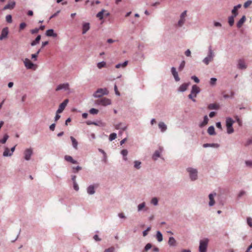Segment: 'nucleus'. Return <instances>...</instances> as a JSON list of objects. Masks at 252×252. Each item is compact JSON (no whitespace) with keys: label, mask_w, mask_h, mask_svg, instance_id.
<instances>
[{"label":"nucleus","mask_w":252,"mask_h":252,"mask_svg":"<svg viewBox=\"0 0 252 252\" xmlns=\"http://www.w3.org/2000/svg\"><path fill=\"white\" fill-rule=\"evenodd\" d=\"M209 240L207 238L201 240L199 247V252H206Z\"/></svg>","instance_id":"obj_1"},{"label":"nucleus","mask_w":252,"mask_h":252,"mask_svg":"<svg viewBox=\"0 0 252 252\" xmlns=\"http://www.w3.org/2000/svg\"><path fill=\"white\" fill-rule=\"evenodd\" d=\"M214 54L213 50H212L211 47L209 48V53L207 57H206L203 60V63L206 65L208 64L209 63L213 60Z\"/></svg>","instance_id":"obj_2"},{"label":"nucleus","mask_w":252,"mask_h":252,"mask_svg":"<svg viewBox=\"0 0 252 252\" xmlns=\"http://www.w3.org/2000/svg\"><path fill=\"white\" fill-rule=\"evenodd\" d=\"M95 103L102 106H107L111 104V101L110 99L103 97L95 101Z\"/></svg>","instance_id":"obj_3"},{"label":"nucleus","mask_w":252,"mask_h":252,"mask_svg":"<svg viewBox=\"0 0 252 252\" xmlns=\"http://www.w3.org/2000/svg\"><path fill=\"white\" fill-rule=\"evenodd\" d=\"M108 91L107 89H98L94 94L95 97H100L103 95H107L108 94Z\"/></svg>","instance_id":"obj_4"},{"label":"nucleus","mask_w":252,"mask_h":252,"mask_svg":"<svg viewBox=\"0 0 252 252\" xmlns=\"http://www.w3.org/2000/svg\"><path fill=\"white\" fill-rule=\"evenodd\" d=\"M187 171L189 173V176L191 180H195L197 177V171L192 168H188Z\"/></svg>","instance_id":"obj_5"},{"label":"nucleus","mask_w":252,"mask_h":252,"mask_svg":"<svg viewBox=\"0 0 252 252\" xmlns=\"http://www.w3.org/2000/svg\"><path fill=\"white\" fill-rule=\"evenodd\" d=\"M68 102V99H65L63 102H62L60 105L57 111V113H62L63 110L64 109L65 107L67 105V103Z\"/></svg>","instance_id":"obj_6"},{"label":"nucleus","mask_w":252,"mask_h":252,"mask_svg":"<svg viewBox=\"0 0 252 252\" xmlns=\"http://www.w3.org/2000/svg\"><path fill=\"white\" fill-rule=\"evenodd\" d=\"M24 64L27 69H32L35 65L28 59L26 58L25 59Z\"/></svg>","instance_id":"obj_7"},{"label":"nucleus","mask_w":252,"mask_h":252,"mask_svg":"<svg viewBox=\"0 0 252 252\" xmlns=\"http://www.w3.org/2000/svg\"><path fill=\"white\" fill-rule=\"evenodd\" d=\"M32 154V149H27L24 152V158L27 160L30 159L31 157Z\"/></svg>","instance_id":"obj_8"},{"label":"nucleus","mask_w":252,"mask_h":252,"mask_svg":"<svg viewBox=\"0 0 252 252\" xmlns=\"http://www.w3.org/2000/svg\"><path fill=\"white\" fill-rule=\"evenodd\" d=\"M8 33V30L7 28H3L2 30L1 34L0 35V40H2L7 37Z\"/></svg>","instance_id":"obj_9"},{"label":"nucleus","mask_w":252,"mask_h":252,"mask_svg":"<svg viewBox=\"0 0 252 252\" xmlns=\"http://www.w3.org/2000/svg\"><path fill=\"white\" fill-rule=\"evenodd\" d=\"M199 92L200 88L198 86L195 85L192 86L191 93L192 94H193L194 97L196 96V94L199 93Z\"/></svg>","instance_id":"obj_10"},{"label":"nucleus","mask_w":252,"mask_h":252,"mask_svg":"<svg viewBox=\"0 0 252 252\" xmlns=\"http://www.w3.org/2000/svg\"><path fill=\"white\" fill-rule=\"evenodd\" d=\"M69 88V84L68 83L62 84L58 85L56 89V91H59L62 89L67 90Z\"/></svg>","instance_id":"obj_11"},{"label":"nucleus","mask_w":252,"mask_h":252,"mask_svg":"<svg viewBox=\"0 0 252 252\" xmlns=\"http://www.w3.org/2000/svg\"><path fill=\"white\" fill-rule=\"evenodd\" d=\"M238 68L240 69H244L247 68L245 61L243 60H239L238 63Z\"/></svg>","instance_id":"obj_12"},{"label":"nucleus","mask_w":252,"mask_h":252,"mask_svg":"<svg viewBox=\"0 0 252 252\" xmlns=\"http://www.w3.org/2000/svg\"><path fill=\"white\" fill-rule=\"evenodd\" d=\"M98 185H96L94 187L93 185L90 186L87 189V192L90 194H93L95 192L94 188H97Z\"/></svg>","instance_id":"obj_13"},{"label":"nucleus","mask_w":252,"mask_h":252,"mask_svg":"<svg viewBox=\"0 0 252 252\" xmlns=\"http://www.w3.org/2000/svg\"><path fill=\"white\" fill-rule=\"evenodd\" d=\"M171 72L173 74L175 80L176 81H179L180 80V78L178 76V73L176 71V68L174 67L171 68Z\"/></svg>","instance_id":"obj_14"},{"label":"nucleus","mask_w":252,"mask_h":252,"mask_svg":"<svg viewBox=\"0 0 252 252\" xmlns=\"http://www.w3.org/2000/svg\"><path fill=\"white\" fill-rule=\"evenodd\" d=\"M216 193H215L214 194L211 193L209 195V198L210 200L209 204L210 206L214 205L215 204V200H214V197L215 196H216Z\"/></svg>","instance_id":"obj_15"},{"label":"nucleus","mask_w":252,"mask_h":252,"mask_svg":"<svg viewBox=\"0 0 252 252\" xmlns=\"http://www.w3.org/2000/svg\"><path fill=\"white\" fill-rule=\"evenodd\" d=\"M90 29V24L89 23H85L83 24L82 33L85 34Z\"/></svg>","instance_id":"obj_16"},{"label":"nucleus","mask_w":252,"mask_h":252,"mask_svg":"<svg viewBox=\"0 0 252 252\" xmlns=\"http://www.w3.org/2000/svg\"><path fill=\"white\" fill-rule=\"evenodd\" d=\"M246 16L244 15L243 16L241 19L237 23V27L238 28H241L243 24L244 23V22L246 21Z\"/></svg>","instance_id":"obj_17"},{"label":"nucleus","mask_w":252,"mask_h":252,"mask_svg":"<svg viewBox=\"0 0 252 252\" xmlns=\"http://www.w3.org/2000/svg\"><path fill=\"white\" fill-rule=\"evenodd\" d=\"M162 150V148H160L159 150L156 151L153 156V158L154 160H156L158 158L160 157V154Z\"/></svg>","instance_id":"obj_18"},{"label":"nucleus","mask_w":252,"mask_h":252,"mask_svg":"<svg viewBox=\"0 0 252 252\" xmlns=\"http://www.w3.org/2000/svg\"><path fill=\"white\" fill-rule=\"evenodd\" d=\"M15 5V2L14 1H11L9 2L7 4H6L3 8L4 10L8 9H13Z\"/></svg>","instance_id":"obj_19"},{"label":"nucleus","mask_w":252,"mask_h":252,"mask_svg":"<svg viewBox=\"0 0 252 252\" xmlns=\"http://www.w3.org/2000/svg\"><path fill=\"white\" fill-rule=\"evenodd\" d=\"M189 83H184L179 88V91L180 92H184L186 91L189 86Z\"/></svg>","instance_id":"obj_20"},{"label":"nucleus","mask_w":252,"mask_h":252,"mask_svg":"<svg viewBox=\"0 0 252 252\" xmlns=\"http://www.w3.org/2000/svg\"><path fill=\"white\" fill-rule=\"evenodd\" d=\"M46 35L48 36H53L56 37L57 34L54 32V30L52 29L48 30L46 32Z\"/></svg>","instance_id":"obj_21"},{"label":"nucleus","mask_w":252,"mask_h":252,"mask_svg":"<svg viewBox=\"0 0 252 252\" xmlns=\"http://www.w3.org/2000/svg\"><path fill=\"white\" fill-rule=\"evenodd\" d=\"M64 159L66 161H67L68 162H70L73 164H76L77 163V161L73 159V158L70 156H68V155L65 156Z\"/></svg>","instance_id":"obj_22"},{"label":"nucleus","mask_w":252,"mask_h":252,"mask_svg":"<svg viewBox=\"0 0 252 252\" xmlns=\"http://www.w3.org/2000/svg\"><path fill=\"white\" fill-rule=\"evenodd\" d=\"M70 139L73 148L76 150L78 149V142L77 140L73 136H70Z\"/></svg>","instance_id":"obj_23"},{"label":"nucleus","mask_w":252,"mask_h":252,"mask_svg":"<svg viewBox=\"0 0 252 252\" xmlns=\"http://www.w3.org/2000/svg\"><path fill=\"white\" fill-rule=\"evenodd\" d=\"M158 127L160 129L161 132L165 131L167 129V126L163 122H160L158 124Z\"/></svg>","instance_id":"obj_24"},{"label":"nucleus","mask_w":252,"mask_h":252,"mask_svg":"<svg viewBox=\"0 0 252 252\" xmlns=\"http://www.w3.org/2000/svg\"><path fill=\"white\" fill-rule=\"evenodd\" d=\"M208 108L210 110L218 109L219 108V105L217 103L210 104L208 105Z\"/></svg>","instance_id":"obj_25"},{"label":"nucleus","mask_w":252,"mask_h":252,"mask_svg":"<svg viewBox=\"0 0 252 252\" xmlns=\"http://www.w3.org/2000/svg\"><path fill=\"white\" fill-rule=\"evenodd\" d=\"M41 39V35H38L34 40L32 42L31 45L33 46L38 44Z\"/></svg>","instance_id":"obj_26"},{"label":"nucleus","mask_w":252,"mask_h":252,"mask_svg":"<svg viewBox=\"0 0 252 252\" xmlns=\"http://www.w3.org/2000/svg\"><path fill=\"white\" fill-rule=\"evenodd\" d=\"M207 131L208 133L211 135L215 134V128L213 126H209L208 128Z\"/></svg>","instance_id":"obj_27"},{"label":"nucleus","mask_w":252,"mask_h":252,"mask_svg":"<svg viewBox=\"0 0 252 252\" xmlns=\"http://www.w3.org/2000/svg\"><path fill=\"white\" fill-rule=\"evenodd\" d=\"M106 12V10L104 9L102 10L101 11L99 12L97 15L96 17L98 18L100 20H101L103 18L104 13Z\"/></svg>","instance_id":"obj_28"},{"label":"nucleus","mask_w":252,"mask_h":252,"mask_svg":"<svg viewBox=\"0 0 252 252\" xmlns=\"http://www.w3.org/2000/svg\"><path fill=\"white\" fill-rule=\"evenodd\" d=\"M10 150L8 148H5L4 151L3 153V156L4 157H8V156H11L12 155V153H10Z\"/></svg>","instance_id":"obj_29"},{"label":"nucleus","mask_w":252,"mask_h":252,"mask_svg":"<svg viewBox=\"0 0 252 252\" xmlns=\"http://www.w3.org/2000/svg\"><path fill=\"white\" fill-rule=\"evenodd\" d=\"M208 122V118L207 116H205L204 117L203 121L200 124V127H203L206 125Z\"/></svg>","instance_id":"obj_30"},{"label":"nucleus","mask_w":252,"mask_h":252,"mask_svg":"<svg viewBox=\"0 0 252 252\" xmlns=\"http://www.w3.org/2000/svg\"><path fill=\"white\" fill-rule=\"evenodd\" d=\"M156 237L158 242H161L162 241V235L160 231H157Z\"/></svg>","instance_id":"obj_31"},{"label":"nucleus","mask_w":252,"mask_h":252,"mask_svg":"<svg viewBox=\"0 0 252 252\" xmlns=\"http://www.w3.org/2000/svg\"><path fill=\"white\" fill-rule=\"evenodd\" d=\"M128 62L125 61L123 63H118L116 65V68H119L120 67H125L127 64Z\"/></svg>","instance_id":"obj_32"},{"label":"nucleus","mask_w":252,"mask_h":252,"mask_svg":"<svg viewBox=\"0 0 252 252\" xmlns=\"http://www.w3.org/2000/svg\"><path fill=\"white\" fill-rule=\"evenodd\" d=\"M106 63L104 61L99 62V63H97V67L99 69H101L103 67H104L106 66Z\"/></svg>","instance_id":"obj_33"},{"label":"nucleus","mask_w":252,"mask_h":252,"mask_svg":"<svg viewBox=\"0 0 252 252\" xmlns=\"http://www.w3.org/2000/svg\"><path fill=\"white\" fill-rule=\"evenodd\" d=\"M168 244L170 246H174L176 244V240L173 237H170L168 241Z\"/></svg>","instance_id":"obj_34"},{"label":"nucleus","mask_w":252,"mask_h":252,"mask_svg":"<svg viewBox=\"0 0 252 252\" xmlns=\"http://www.w3.org/2000/svg\"><path fill=\"white\" fill-rule=\"evenodd\" d=\"M233 16H231L228 17V23L230 26H232L234 23V18Z\"/></svg>","instance_id":"obj_35"},{"label":"nucleus","mask_w":252,"mask_h":252,"mask_svg":"<svg viewBox=\"0 0 252 252\" xmlns=\"http://www.w3.org/2000/svg\"><path fill=\"white\" fill-rule=\"evenodd\" d=\"M233 123V120L231 118H227L226 119V126H232Z\"/></svg>","instance_id":"obj_36"},{"label":"nucleus","mask_w":252,"mask_h":252,"mask_svg":"<svg viewBox=\"0 0 252 252\" xmlns=\"http://www.w3.org/2000/svg\"><path fill=\"white\" fill-rule=\"evenodd\" d=\"M8 137H9L8 135L7 134H5L4 135L3 138L0 140V142L2 144H4L6 142Z\"/></svg>","instance_id":"obj_37"},{"label":"nucleus","mask_w":252,"mask_h":252,"mask_svg":"<svg viewBox=\"0 0 252 252\" xmlns=\"http://www.w3.org/2000/svg\"><path fill=\"white\" fill-rule=\"evenodd\" d=\"M117 137V134L115 133H112L109 135V139L110 141H112L115 139Z\"/></svg>","instance_id":"obj_38"},{"label":"nucleus","mask_w":252,"mask_h":252,"mask_svg":"<svg viewBox=\"0 0 252 252\" xmlns=\"http://www.w3.org/2000/svg\"><path fill=\"white\" fill-rule=\"evenodd\" d=\"M134 167L137 169H139L140 168V165L141 164V162L140 161L136 160L134 161Z\"/></svg>","instance_id":"obj_39"},{"label":"nucleus","mask_w":252,"mask_h":252,"mask_svg":"<svg viewBox=\"0 0 252 252\" xmlns=\"http://www.w3.org/2000/svg\"><path fill=\"white\" fill-rule=\"evenodd\" d=\"M152 246L151 244L148 243L147 244L144 248V252H147L149 250H150L152 248Z\"/></svg>","instance_id":"obj_40"},{"label":"nucleus","mask_w":252,"mask_h":252,"mask_svg":"<svg viewBox=\"0 0 252 252\" xmlns=\"http://www.w3.org/2000/svg\"><path fill=\"white\" fill-rule=\"evenodd\" d=\"M252 1L251 0H249L247 1L246 2H245V3L244 4V7L245 8H247L252 4Z\"/></svg>","instance_id":"obj_41"},{"label":"nucleus","mask_w":252,"mask_h":252,"mask_svg":"<svg viewBox=\"0 0 252 252\" xmlns=\"http://www.w3.org/2000/svg\"><path fill=\"white\" fill-rule=\"evenodd\" d=\"M98 112V110L95 108H92L90 110V113L91 114H96Z\"/></svg>","instance_id":"obj_42"},{"label":"nucleus","mask_w":252,"mask_h":252,"mask_svg":"<svg viewBox=\"0 0 252 252\" xmlns=\"http://www.w3.org/2000/svg\"><path fill=\"white\" fill-rule=\"evenodd\" d=\"M145 207V203L144 202L139 204L138 206V211L142 210V209L143 208H144Z\"/></svg>","instance_id":"obj_43"},{"label":"nucleus","mask_w":252,"mask_h":252,"mask_svg":"<svg viewBox=\"0 0 252 252\" xmlns=\"http://www.w3.org/2000/svg\"><path fill=\"white\" fill-rule=\"evenodd\" d=\"M238 10L234 7L233 9L232 10V14L233 16L236 17L238 15Z\"/></svg>","instance_id":"obj_44"},{"label":"nucleus","mask_w":252,"mask_h":252,"mask_svg":"<svg viewBox=\"0 0 252 252\" xmlns=\"http://www.w3.org/2000/svg\"><path fill=\"white\" fill-rule=\"evenodd\" d=\"M6 20L9 23H12V16H11V15H7L6 16Z\"/></svg>","instance_id":"obj_45"},{"label":"nucleus","mask_w":252,"mask_h":252,"mask_svg":"<svg viewBox=\"0 0 252 252\" xmlns=\"http://www.w3.org/2000/svg\"><path fill=\"white\" fill-rule=\"evenodd\" d=\"M227 127V132L228 133L230 134L233 132L234 130L232 127V126H226Z\"/></svg>","instance_id":"obj_46"},{"label":"nucleus","mask_w":252,"mask_h":252,"mask_svg":"<svg viewBox=\"0 0 252 252\" xmlns=\"http://www.w3.org/2000/svg\"><path fill=\"white\" fill-rule=\"evenodd\" d=\"M151 203L155 205H157L158 203V200L156 197L153 198L151 200Z\"/></svg>","instance_id":"obj_47"},{"label":"nucleus","mask_w":252,"mask_h":252,"mask_svg":"<svg viewBox=\"0 0 252 252\" xmlns=\"http://www.w3.org/2000/svg\"><path fill=\"white\" fill-rule=\"evenodd\" d=\"M216 82H217V79L215 78H212L210 80V84L211 85H214L216 84Z\"/></svg>","instance_id":"obj_48"},{"label":"nucleus","mask_w":252,"mask_h":252,"mask_svg":"<svg viewBox=\"0 0 252 252\" xmlns=\"http://www.w3.org/2000/svg\"><path fill=\"white\" fill-rule=\"evenodd\" d=\"M185 21V19H182V18H180V19L178 22V26H180V27L182 26L184 24Z\"/></svg>","instance_id":"obj_49"},{"label":"nucleus","mask_w":252,"mask_h":252,"mask_svg":"<svg viewBox=\"0 0 252 252\" xmlns=\"http://www.w3.org/2000/svg\"><path fill=\"white\" fill-rule=\"evenodd\" d=\"M185 65V62L183 61L179 66V70L180 71H181L184 68Z\"/></svg>","instance_id":"obj_50"},{"label":"nucleus","mask_w":252,"mask_h":252,"mask_svg":"<svg viewBox=\"0 0 252 252\" xmlns=\"http://www.w3.org/2000/svg\"><path fill=\"white\" fill-rule=\"evenodd\" d=\"M115 249L113 247L106 249L104 252H114Z\"/></svg>","instance_id":"obj_51"},{"label":"nucleus","mask_w":252,"mask_h":252,"mask_svg":"<svg viewBox=\"0 0 252 252\" xmlns=\"http://www.w3.org/2000/svg\"><path fill=\"white\" fill-rule=\"evenodd\" d=\"M151 230V227H149L147 228L146 230H145V231H143V236H146L147 234H148V232Z\"/></svg>","instance_id":"obj_52"},{"label":"nucleus","mask_w":252,"mask_h":252,"mask_svg":"<svg viewBox=\"0 0 252 252\" xmlns=\"http://www.w3.org/2000/svg\"><path fill=\"white\" fill-rule=\"evenodd\" d=\"M247 223L250 226L252 227V219L251 218H247Z\"/></svg>","instance_id":"obj_53"},{"label":"nucleus","mask_w":252,"mask_h":252,"mask_svg":"<svg viewBox=\"0 0 252 252\" xmlns=\"http://www.w3.org/2000/svg\"><path fill=\"white\" fill-rule=\"evenodd\" d=\"M26 27V24L25 23H22L20 25L19 29L20 30H23Z\"/></svg>","instance_id":"obj_54"},{"label":"nucleus","mask_w":252,"mask_h":252,"mask_svg":"<svg viewBox=\"0 0 252 252\" xmlns=\"http://www.w3.org/2000/svg\"><path fill=\"white\" fill-rule=\"evenodd\" d=\"M128 152L126 150H123L121 151V154L123 156V157H126L127 156Z\"/></svg>","instance_id":"obj_55"},{"label":"nucleus","mask_w":252,"mask_h":252,"mask_svg":"<svg viewBox=\"0 0 252 252\" xmlns=\"http://www.w3.org/2000/svg\"><path fill=\"white\" fill-rule=\"evenodd\" d=\"M245 163L247 166L252 167V160H247Z\"/></svg>","instance_id":"obj_56"},{"label":"nucleus","mask_w":252,"mask_h":252,"mask_svg":"<svg viewBox=\"0 0 252 252\" xmlns=\"http://www.w3.org/2000/svg\"><path fill=\"white\" fill-rule=\"evenodd\" d=\"M191 79L194 81L195 82L198 83L199 82V79L195 76H193L191 77Z\"/></svg>","instance_id":"obj_57"},{"label":"nucleus","mask_w":252,"mask_h":252,"mask_svg":"<svg viewBox=\"0 0 252 252\" xmlns=\"http://www.w3.org/2000/svg\"><path fill=\"white\" fill-rule=\"evenodd\" d=\"M114 90H115L116 94H117V95H120V94L118 90V88H117V86L116 85H115L114 86Z\"/></svg>","instance_id":"obj_58"},{"label":"nucleus","mask_w":252,"mask_h":252,"mask_svg":"<svg viewBox=\"0 0 252 252\" xmlns=\"http://www.w3.org/2000/svg\"><path fill=\"white\" fill-rule=\"evenodd\" d=\"M187 16V11H184L181 15L180 18L182 19H185Z\"/></svg>","instance_id":"obj_59"},{"label":"nucleus","mask_w":252,"mask_h":252,"mask_svg":"<svg viewBox=\"0 0 252 252\" xmlns=\"http://www.w3.org/2000/svg\"><path fill=\"white\" fill-rule=\"evenodd\" d=\"M38 56L36 54H33L32 55V59L33 60V61H35L37 60V58Z\"/></svg>","instance_id":"obj_60"},{"label":"nucleus","mask_w":252,"mask_h":252,"mask_svg":"<svg viewBox=\"0 0 252 252\" xmlns=\"http://www.w3.org/2000/svg\"><path fill=\"white\" fill-rule=\"evenodd\" d=\"M185 55L187 57L190 56L191 55V52L189 49H188L185 53Z\"/></svg>","instance_id":"obj_61"},{"label":"nucleus","mask_w":252,"mask_h":252,"mask_svg":"<svg viewBox=\"0 0 252 252\" xmlns=\"http://www.w3.org/2000/svg\"><path fill=\"white\" fill-rule=\"evenodd\" d=\"M39 31V29H33L32 30H31V33H32V34H34V33H37Z\"/></svg>","instance_id":"obj_62"},{"label":"nucleus","mask_w":252,"mask_h":252,"mask_svg":"<svg viewBox=\"0 0 252 252\" xmlns=\"http://www.w3.org/2000/svg\"><path fill=\"white\" fill-rule=\"evenodd\" d=\"M189 97L192 99V100L194 102L195 101V99L194 98V97H193V94H192V93H191L190 94H189Z\"/></svg>","instance_id":"obj_63"},{"label":"nucleus","mask_w":252,"mask_h":252,"mask_svg":"<svg viewBox=\"0 0 252 252\" xmlns=\"http://www.w3.org/2000/svg\"><path fill=\"white\" fill-rule=\"evenodd\" d=\"M55 126L56 125L55 124H52L50 126V129L52 131H54V129H55Z\"/></svg>","instance_id":"obj_64"}]
</instances>
